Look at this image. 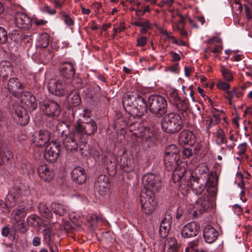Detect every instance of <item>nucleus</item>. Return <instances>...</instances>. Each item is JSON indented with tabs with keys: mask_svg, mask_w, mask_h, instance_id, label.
<instances>
[{
	"mask_svg": "<svg viewBox=\"0 0 252 252\" xmlns=\"http://www.w3.org/2000/svg\"><path fill=\"white\" fill-rule=\"evenodd\" d=\"M112 157V155L110 153H104L102 156V161L107 166L112 163L111 159L110 158Z\"/></svg>",
	"mask_w": 252,
	"mask_h": 252,
	"instance_id": "obj_53",
	"label": "nucleus"
},
{
	"mask_svg": "<svg viewBox=\"0 0 252 252\" xmlns=\"http://www.w3.org/2000/svg\"><path fill=\"white\" fill-rule=\"evenodd\" d=\"M13 157L12 151L10 149L0 148V165L4 164V160H8Z\"/></svg>",
	"mask_w": 252,
	"mask_h": 252,
	"instance_id": "obj_34",
	"label": "nucleus"
},
{
	"mask_svg": "<svg viewBox=\"0 0 252 252\" xmlns=\"http://www.w3.org/2000/svg\"><path fill=\"white\" fill-rule=\"evenodd\" d=\"M38 211L42 217L47 220V223L53 221L51 220L53 214L45 203L41 202L39 204Z\"/></svg>",
	"mask_w": 252,
	"mask_h": 252,
	"instance_id": "obj_29",
	"label": "nucleus"
},
{
	"mask_svg": "<svg viewBox=\"0 0 252 252\" xmlns=\"http://www.w3.org/2000/svg\"><path fill=\"white\" fill-rule=\"evenodd\" d=\"M71 175L73 181L78 184L84 183L86 180L85 170L81 167L74 168L72 171Z\"/></svg>",
	"mask_w": 252,
	"mask_h": 252,
	"instance_id": "obj_23",
	"label": "nucleus"
},
{
	"mask_svg": "<svg viewBox=\"0 0 252 252\" xmlns=\"http://www.w3.org/2000/svg\"><path fill=\"white\" fill-rule=\"evenodd\" d=\"M123 104L125 110L133 116L140 117L149 108L151 113L161 117L167 112V103L166 99L159 95H151L146 103L136 93L126 94L123 98Z\"/></svg>",
	"mask_w": 252,
	"mask_h": 252,
	"instance_id": "obj_1",
	"label": "nucleus"
},
{
	"mask_svg": "<svg viewBox=\"0 0 252 252\" xmlns=\"http://www.w3.org/2000/svg\"><path fill=\"white\" fill-rule=\"evenodd\" d=\"M218 236V232L211 225H207L203 229V237L208 243H212L216 241Z\"/></svg>",
	"mask_w": 252,
	"mask_h": 252,
	"instance_id": "obj_20",
	"label": "nucleus"
},
{
	"mask_svg": "<svg viewBox=\"0 0 252 252\" xmlns=\"http://www.w3.org/2000/svg\"><path fill=\"white\" fill-rule=\"evenodd\" d=\"M164 247L167 249V252H176L177 250L176 240L172 237L166 238L164 243Z\"/></svg>",
	"mask_w": 252,
	"mask_h": 252,
	"instance_id": "obj_36",
	"label": "nucleus"
},
{
	"mask_svg": "<svg viewBox=\"0 0 252 252\" xmlns=\"http://www.w3.org/2000/svg\"><path fill=\"white\" fill-rule=\"evenodd\" d=\"M241 95L240 92L234 88L231 91H227L225 92L223 96L228 101L229 104L232 105L233 98L235 96L239 97Z\"/></svg>",
	"mask_w": 252,
	"mask_h": 252,
	"instance_id": "obj_37",
	"label": "nucleus"
},
{
	"mask_svg": "<svg viewBox=\"0 0 252 252\" xmlns=\"http://www.w3.org/2000/svg\"><path fill=\"white\" fill-rule=\"evenodd\" d=\"M216 136L220 139V141L219 143V145L224 143V140L226 138V136L224 131L222 129L220 128L217 131L216 133Z\"/></svg>",
	"mask_w": 252,
	"mask_h": 252,
	"instance_id": "obj_52",
	"label": "nucleus"
},
{
	"mask_svg": "<svg viewBox=\"0 0 252 252\" xmlns=\"http://www.w3.org/2000/svg\"><path fill=\"white\" fill-rule=\"evenodd\" d=\"M247 149V144L246 143H243L241 144H240L238 146V152L237 154L239 156H242L244 155L246 151V150Z\"/></svg>",
	"mask_w": 252,
	"mask_h": 252,
	"instance_id": "obj_54",
	"label": "nucleus"
},
{
	"mask_svg": "<svg viewBox=\"0 0 252 252\" xmlns=\"http://www.w3.org/2000/svg\"><path fill=\"white\" fill-rule=\"evenodd\" d=\"M67 101L70 104L76 106L79 104L80 102V98L79 95L75 93L69 95L67 97Z\"/></svg>",
	"mask_w": 252,
	"mask_h": 252,
	"instance_id": "obj_45",
	"label": "nucleus"
},
{
	"mask_svg": "<svg viewBox=\"0 0 252 252\" xmlns=\"http://www.w3.org/2000/svg\"><path fill=\"white\" fill-rule=\"evenodd\" d=\"M47 22L43 19H36L34 21V23L37 26H42L45 25Z\"/></svg>",
	"mask_w": 252,
	"mask_h": 252,
	"instance_id": "obj_61",
	"label": "nucleus"
},
{
	"mask_svg": "<svg viewBox=\"0 0 252 252\" xmlns=\"http://www.w3.org/2000/svg\"><path fill=\"white\" fill-rule=\"evenodd\" d=\"M7 40V33L3 27H0V44H5Z\"/></svg>",
	"mask_w": 252,
	"mask_h": 252,
	"instance_id": "obj_51",
	"label": "nucleus"
},
{
	"mask_svg": "<svg viewBox=\"0 0 252 252\" xmlns=\"http://www.w3.org/2000/svg\"><path fill=\"white\" fill-rule=\"evenodd\" d=\"M211 111L213 115V120L214 121V123L215 124H219L220 122V115L223 113V111L219 110L213 107L211 108Z\"/></svg>",
	"mask_w": 252,
	"mask_h": 252,
	"instance_id": "obj_42",
	"label": "nucleus"
},
{
	"mask_svg": "<svg viewBox=\"0 0 252 252\" xmlns=\"http://www.w3.org/2000/svg\"><path fill=\"white\" fill-rule=\"evenodd\" d=\"M190 186L192 191L196 194H201L205 189V186L203 184L199 182V178L197 177L190 176Z\"/></svg>",
	"mask_w": 252,
	"mask_h": 252,
	"instance_id": "obj_24",
	"label": "nucleus"
},
{
	"mask_svg": "<svg viewBox=\"0 0 252 252\" xmlns=\"http://www.w3.org/2000/svg\"><path fill=\"white\" fill-rule=\"evenodd\" d=\"M12 72V67L10 62L2 61L0 63V74L3 77H7Z\"/></svg>",
	"mask_w": 252,
	"mask_h": 252,
	"instance_id": "obj_33",
	"label": "nucleus"
},
{
	"mask_svg": "<svg viewBox=\"0 0 252 252\" xmlns=\"http://www.w3.org/2000/svg\"><path fill=\"white\" fill-rule=\"evenodd\" d=\"M97 129L96 124L93 119L76 125L74 128V130L82 137L85 135H92L94 134Z\"/></svg>",
	"mask_w": 252,
	"mask_h": 252,
	"instance_id": "obj_11",
	"label": "nucleus"
},
{
	"mask_svg": "<svg viewBox=\"0 0 252 252\" xmlns=\"http://www.w3.org/2000/svg\"><path fill=\"white\" fill-rule=\"evenodd\" d=\"M50 138V132L46 130L41 129L34 134L32 141L36 146L43 147L49 142Z\"/></svg>",
	"mask_w": 252,
	"mask_h": 252,
	"instance_id": "obj_16",
	"label": "nucleus"
},
{
	"mask_svg": "<svg viewBox=\"0 0 252 252\" xmlns=\"http://www.w3.org/2000/svg\"><path fill=\"white\" fill-rule=\"evenodd\" d=\"M75 73V68L73 65L71 63H63L61 68V73L62 77H65L66 79L71 78L74 75Z\"/></svg>",
	"mask_w": 252,
	"mask_h": 252,
	"instance_id": "obj_27",
	"label": "nucleus"
},
{
	"mask_svg": "<svg viewBox=\"0 0 252 252\" xmlns=\"http://www.w3.org/2000/svg\"><path fill=\"white\" fill-rule=\"evenodd\" d=\"M110 184L107 177L103 174L99 175L94 182V189L99 195L103 196L108 191Z\"/></svg>",
	"mask_w": 252,
	"mask_h": 252,
	"instance_id": "obj_12",
	"label": "nucleus"
},
{
	"mask_svg": "<svg viewBox=\"0 0 252 252\" xmlns=\"http://www.w3.org/2000/svg\"><path fill=\"white\" fill-rule=\"evenodd\" d=\"M42 11L50 15H54L56 13V10L55 9L51 8L48 5H45L42 7Z\"/></svg>",
	"mask_w": 252,
	"mask_h": 252,
	"instance_id": "obj_56",
	"label": "nucleus"
},
{
	"mask_svg": "<svg viewBox=\"0 0 252 252\" xmlns=\"http://www.w3.org/2000/svg\"><path fill=\"white\" fill-rule=\"evenodd\" d=\"M198 241H193L189 243L185 249V252H198Z\"/></svg>",
	"mask_w": 252,
	"mask_h": 252,
	"instance_id": "obj_49",
	"label": "nucleus"
},
{
	"mask_svg": "<svg viewBox=\"0 0 252 252\" xmlns=\"http://www.w3.org/2000/svg\"><path fill=\"white\" fill-rule=\"evenodd\" d=\"M170 96L172 99L174 105L178 110H185L188 107V104L186 100H182L178 95L176 90L172 91Z\"/></svg>",
	"mask_w": 252,
	"mask_h": 252,
	"instance_id": "obj_22",
	"label": "nucleus"
},
{
	"mask_svg": "<svg viewBox=\"0 0 252 252\" xmlns=\"http://www.w3.org/2000/svg\"><path fill=\"white\" fill-rule=\"evenodd\" d=\"M162 130L169 134L178 132L183 127V121L180 114L170 113L165 115L161 121Z\"/></svg>",
	"mask_w": 252,
	"mask_h": 252,
	"instance_id": "obj_2",
	"label": "nucleus"
},
{
	"mask_svg": "<svg viewBox=\"0 0 252 252\" xmlns=\"http://www.w3.org/2000/svg\"><path fill=\"white\" fill-rule=\"evenodd\" d=\"M82 137L75 130L72 133H69L63 139V145L66 150L68 152H75L79 148L82 154L84 153L83 151L84 148H87L86 143L82 141H79Z\"/></svg>",
	"mask_w": 252,
	"mask_h": 252,
	"instance_id": "obj_7",
	"label": "nucleus"
},
{
	"mask_svg": "<svg viewBox=\"0 0 252 252\" xmlns=\"http://www.w3.org/2000/svg\"><path fill=\"white\" fill-rule=\"evenodd\" d=\"M147 41V38L146 36H141L137 39V45L138 46H144Z\"/></svg>",
	"mask_w": 252,
	"mask_h": 252,
	"instance_id": "obj_58",
	"label": "nucleus"
},
{
	"mask_svg": "<svg viewBox=\"0 0 252 252\" xmlns=\"http://www.w3.org/2000/svg\"><path fill=\"white\" fill-rule=\"evenodd\" d=\"M10 232V229L7 226H4L1 230V234L4 237L8 236Z\"/></svg>",
	"mask_w": 252,
	"mask_h": 252,
	"instance_id": "obj_64",
	"label": "nucleus"
},
{
	"mask_svg": "<svg viewBox=\"0 0 252 252\" xmlns=\"http://www.w3.org/2000/svg\"><path fill=\"white\" fill-rule=\"evenodd\" d=\"M221 70L223 76L226 80L230 81L232 80L233 75L232 72L229 69L224 67H222Z\"/></svg>",
	"mask_w": 252,
	"mask_h": 252,
	"instance_id": "obj_50",
	"label": "nucleus"
},
{
	"mask_svg": "<svg viewBox=\"0 0 252 252\" xmlns=\"http://www.w3.org/2000/svg\"><path fill=\"white\" fill-rule=\"evenodd\" d=\"M175 215V213L172 209L168 210L164 214L161 222L165 224H168L171 226L173 217Z\"/></svg>",
	"mask_w": 252,
	"mask_h": 252,
	"instance_id": "obj_39",
	"label": "nucleus"
},
{
	"mask_svg": "<svg viewBox=\"0 0 252 252\" xmlns=\"http://www.w3.org/2000/svg\"><path fill=\"white\" fill-rule=\"evenodd\" d=\"M183 155L186 158H189L192 156L193 153L192 150L190 148H185L182 152Z\"/></svg>",
	"mask_w": 252,
	"mask_h": 252,
	"instance_id": "obj_59",
	"label": "nucleus"
},
{
	"mask_svg": "<svg viewBox=\"0 0 252 252\" xmlns=\"http://www.w3.org/2000/svg\"><path fill=\"white\" fill-rule=\"evenodd\" d=\"M75 112L78 114L76 125L92 120L91 118V112L87 108H79Z\"/></svg>",
	"mask_w": 252,
	"mask_h": 252,
	"instance_id": "obj_28",
	"label": "nucleus"
},
{
	"mask_svg": "<svg viewBox=\"0 0 252 252\" xmlns=\"http://www.w3.org/2000/svg\"><path fill=\"white\" fill-rule=\"evenodd\" d=\"M190 177L187 180L185 177V174L182 177L181 179L178 181H176L175 183H178V189L181 191L182 194H185L190 188V183L189 180Z\"/></svg>",
	"mask_w": 252,
	"mask_h": 252,
	"instance_id": "obj_31",
	"label": "nucleus"
},
{
	"mask_svg": "<svg viewBox=\"0 0 252 252\" xmlns=\"http://www.w3.org/2000/svg\"><path fill=\"white\" fill-rule=\"evenodd\" d=\"M120 164L121 167L126 172H130L133 170L134 164L131 156L124 152L120 157Z\"/></svg>",
	"mask_w": 252,
	"mask_h": 252,
	"instance_id": "obj_17",
	"label": "nucleus"
},
{
	"mask_svg": "<svg viewBox=\"0 0 252 252\" xmlns=\"http://www.w3.org/2000/svg\"><path fill=\"white\" fill-rule=\"evenodd\" d=\"M170 225L168 224H165L164 223H160L159 228V234L162 238H165L167 235L168 233L171 229Z\"/></svg>",
	"mask_w": 252,
	"mask_h": 252,
	"instance_id": "obj_46",
	"label": "nucleus"
},
{
	"mask_svg": "<svg viewBox=\"0 0 252 252\" xmlns=\"http://www.w3.org/2000/svg\"><path fill=\"white\" fill-rule=\"evenodd\" d=\"M199 230V225L196 222L191 221L183 227L181 234L183 237L190 238L196 236Z\"/></svg>",
	"mask_w": 252,
	"mask_h": 252,
	"instance_id": "obj_15",
	"label": "nucleus"
},
{
	"mask_svg": "<svg viewBox=\"0 0 252 252\" xmlns=\"http://www.w3.org/2000/svg\"><path fill=\"white\" fill-rule=\"evenodd\" d=\"M25 84L18 78L10 77L7 82L6 89L7 92L17 98L22 97L25 89Z\"/></svg>",
	"mask_w": 252,
	"mask_h": 252,
	"instance_id": "obj_8",
	"label": "nucleus"
},
{
	"mask_svg": "<svg viewBox=\"0 0 252 252\" xmlns=\"http://www.w3.org/2000/svg\"><path fill=\"white\" fill-rule=\"evenodd\" d=\"M179 150L175 145H169L165 149L164 156H168L172 157L180 158Z\"/></svg>",
	"mask_w": 252,
	"mask_h": 252,
	"instance_id": "obj_38",
	"label": "nucleus"
},
{
	"mask_svg": "<svg viewBox=\"0 0 252 252\" xmlns=\"http://www.w3.org/2000/svg\"><path fill=\"white\" fill-rule=\"evenodd\" d=\"M198 202L202 206L204 211L210 209L212 206V203L209 199V197L206 195L203 198L200 197L198 199Z\"/></svg>",
	"mask_w": 252,
	"mask_h": 252,
	"instance_id": "obj_41",
	"label": "nucleus"
},
{
	"mask_svg": "<svg viewBox=\"0 0 252 252\" xmlns=\"http://www.w3.org/2000/svg\"><path fill=\"white\" fill-rule=\"evenodd\" d=\"M21 190L19 189H12L10 190L6 197V205L9 207L15 206L17 198L20 196Z\"/></svg>",
	"mask_w": 252,
	"mask_h": 252,
	"instance_id": "obj_26",
	"label": "nucleus"
},
{
	"mask_svg": "<svg viewBox=\"0 0 252 252\" xmlns=\"http://www.w3.org/2000/svg\"><path fill=\"white\" fill-rule=\"evenodd\" d=\"M207 42L208 43L210 44L211 46L222 44L221 39L218 37H214L209 39Z\"/></svg>",
	"mask_w": 252,
	"mask_h": 252,
	"instance_id": "obj_55",
	"label": "nucleus"
},
{
	"mask_svg": "<svg viewBox=\"0 0 252 252\" xmlns=\"http://www.w3.org/2000/svg\"><path fill=\"white\" fill-rule=\"evenodd\" d=\"M57 221H52L48 223H45L43 226L45 227L44 238L46 244H50L53 243L51 239V229H52Z\"/></svg>",
	"mask_w": 252,
	"mask_h": 252,
	"instance_id": "obj_32",
	"label": "nucleus"
},
{
	"mask_svg": "<svg viewBox=\"0 0 252 252\" xmlns=\"http://www.w3.org/2000/svg\"><path fill=\"white\" fill-rule=\"evenodd\" d=\"M38 174L41 179L45 182H50L54 177L53 170L46 164H42L38 167Z\"/></svg>",
	"mask_w": 252,
	"mask_h": 252,
	"instance_id": "obj_18",
	"label": "nucleus"
},
{
	"mask_svg": "<svg viewBox=\"0 0 252 252\" xmlns=\"http://www.w3.org/2000/svg\"><path fill=\"white\" fill-rule=\"evenodd\" d=\"M144 188L142 190H149L155 193L161 186V177L157 174L148 173L142 177Z\"/></svg>",
	"mask_w": 252,
	"mask_h": 252,
	"instance_id": "obj_10",
	"label": "nucleus"
},
{
	"mask_svg": "<svg viewBox=\"0 0 252 252\" xmlns=\"http://www.w3.org/2000/svg\"><path fill=\"white\" fill-rule=\"evenodd\" d=\"M217 87L222 90H227L229 88L230 85L228 83L224 82H220L217 85Z\"/></svg>",
	"mask_w": 252,
	"mask_h": 252,
	"instance_id": "obj_57",
	"label": "nucleus"
},
{
	"mask_svg": "<svg viewBox=\"0 0 252 252\" xmlns=\"http://www.w3.org/2000/svg\"><path fill=\"white\" fill-rule=\"evenodd\" d=\"M39 107L44 114L50 117H57L61 113L60 105L55 101L51 100L38 99Z\"/></svg>",
	"mask_w": 252,
	"mask_h": 252,
	"instance_id": "obj_9",
	"label": "nucleus"
},
{
	"mask_svg": "<svg viewBox=\"0 0 252 252\" xmlns=\"http://www.w3.org/2000/svg\"><path fill=\"white\" fill-rule=\"evenodd\" d=\"M52 209L55 214L60 216H63L67 211V206L60 203H53Z\"/></svg>",
	"mask_w": 252,
	"mask_h": 252,
	"instance_id": "obj_35",
	"label": "nucleus"
},
{
	"mask_svg": "<svg viewBox=\"0 0 252 252\" xmlns=\"http://www.w3.org/2000/svg\"><path fill=\"white\" fill-rule=\"evenodd\" d=\"M14 214V219L15 220L25 217L27 214V210L25 208L20 206L13 212Z\"/></svg>",
	"mask_w": 252,
	"mask_h": 252,
	"instance_id": "obj_43",
	"label": "nucleus"
},
{
	"mask_svg": "<svg viewBox=\"0 0 252 252\" xmlns=\"http://www.w3.org/2000/svg\"><path fill=\"white\" fill-rule=\"evenodd\" d=\"M195 136L192 131L185 130L182 131L179 136V141L182 144L192 145L194 143Z\"/></svg>",
	"mask_w": 252,
	"mask_h": 252,
	"instance_id": "obj_25",
	"label": "nucleus"
},
{
	"mask_svg": "<svg viewBox=\"0 0 252 252\" xmlns=\"http://www.w3.org/2000/svg\"><path fill=\"white\" fill-rule=\"evenodd\" d=\"M60 146L55 143H50L45 149L44 153L45 159L51 162L55 161L60 155Z\"/></svg>",
	"mask_w": 252,
	"mask_h": 252,
	"instance_id": "obj_14",
	"label": "nucleus"
},
{
	"mask_svg": "<svg viewBox=\"0 0 252 252\" xmlns=\"http://www.w3.org/2000/svg\"><path fill=\"white\" fill-rule=\"evenodd\" d=\"M139 202L142 212L146 215L152 214L155 211L157 202L155 193L149 190H142L139 195Z\"/></svg>",
	"mask_w": 252,
	"mask_h": 252,
	"instance_id": "obj_5",
	"label": "nucleus"
},
{
	"mask_svg": "<svg viewBox=\"0 0 252 252\" xmlns=\"http://www.w3.org/2000/svg\"><path fill=\"white\" fill-rule=\"evenodd\" d=\"M14 227L22 233H25L27 228L24 220H17L14 224Z\"/></svg>",
	"mask_w": 252,
	"mask_h": 252,
	"instance_id": "obj_48",
	"label": "nucleus"
},
{
	"mask_svg": "<svg viewBox=\"0 0 252 252\" xmlns=\"http://www.w3.org/2000/svg\"><path fill=\"white\" fill-rule=\"evenodd\" d=\"M180 158L164 156L165 167L169 171H173L172 179L174 182L178 181L185 173L186 170L184 166L179 163Z\"/></svg>",
	"mask_w": 252,
	"mask_h": 252,
	"instance_id": "obj_3",
	"label": "nucleus"
},
{
	"mask_svg": "<svg viewBox=\"0 0 252 252\" xmlns=\"http://www.w3.org/2000/svg\"><path fill=\"white\" fill-rule=\"evenodd\" d=\"M28 223L33 227H37L40 225V219L35 215H32L27 218Z\"/></svg>",
	"mask_w": 252,
	"mask_h": 252,
	"instance_id": "obj_40",
	"label": "nucleus"
},
{
	"mask_svg": "<svg viewBox=\"0 0 252 252\" xmlns=\"http://www.w3.org/2000/svg\"><path fill=\"white\" fill-rule=\"evenodd\" d=\"M215 47L213 49H211V52L217 54L221 52L222 50V45L220 44V45H214Z\"/></svg>",
	"mask_w": 252,
	"mask_h": 252,
	"instance_id": "obj_60",
	"label": "nucleus"
},
{
	"mask_svg": "<svg viewBox=\"0 0 252 252\" xmlns=\"http://www.w3.org/2000/svg\"><path fill=\"white\" fill-rule=\"evenodd\" d=\"M14 119L19 125L25 126L29 122L30 117L25 108L18 106L15 110Z\"/></svg>",
	"mask_w": 252,
	"mask_h": 252,
	"instance_id": "obj_19",
	"label": "nucleus"
},
{
	"mask_svg": "<svg viewBox=\"0 0 252 252\" xmlns=\"http://www.w3.org/2000/svg\"><path fill=\"white\" fill-rule=\"evenodd\" d=\"M49 43V36L47 34H43L38 41V45L40 48H44L47 47Z\"/></svg>",
	"mask_w": 252,
	"mask_h": 252,
	"instance_id": "obj_47",
	"label": "nucleus"
},
{
	"mask_svg": "<svg viewBox=\"0 0 252 252\" xmlns=\"http://www.w3.org/2000/svg\"><path fill=\"white\" fill-rule=\"evenodd\" d=\"M41 238L39 237H34L32 239V245L34 246L37 247L40 245Z\"/></svg>",
	"mask_w": 252,
	"mask_h": 252,
	"instance_id": "obj_63",
	"label": "nucleus"
},
{
	"mask_svg": "<svg viewBox=\"0 0 252 252\" xmlns=\"http://www.w3.org/2000/svg\"><path fill=\"white\" fill-rule=\"evenodd\" d=\"M47 88L50 93L60 96L66 94L70 91L69 83L63 77L50 79Z\"/></svg>",
	"mask_w": 252,
	"mask_h": 252,
	"instance_id": "obj_4",
	"label": "nucleus"
},
{
	"mask_svg": "<svg viewBox=\"0 0 252 252\" xmlns=\"http://www.w3.org/2000/svg\"><path fill=\"white\" fill-rule=\"evenodd\" d=\"M49 247L50 252H58L57 247L55 243L53 242L50 244H47Z\"/></svg>",
	"mask_w": 252,
	"mask_h": 252,
	"instance_id": "obj_62",
	"label": "nucleus"
},
{
	"mask_svg": "<svg viewBox=\"0 0 252 252\" xmlns=\"http://www.w3.org/2000/svg\"><path fill=\"white\" fill-rule=\"evenodd\" d=\"M15 24L17 27L23 30H28L32 27V19L26 14L17 12L14 16Z\"/></svg>",
	"mask_w": 252,
	"mask_h": 252,
	"instance_id": "obj_13",
	"label": "nucleus"
},
{
	"mask_svg": "<svg viewBox=\"0 0 252 252\" xmlns=\"http://www.w3.org/2000/svg\"><path fill=\"white\" fill-rule=\"evenodd\" d=\"M180 17V19L175 23L173 20L172 23L173 24V27L174 30L175 29L180 32V34L184 37H187L188 34L187 32L185 30V22L184 17L182 15L180 14H177Z\"/></svg>",
	"mask_w": 252,
	"mask_h": 252,
	"instance_id": "obj_30",
	"label": "nucleus"
},
{
	"mask_svg": "<svg viewBox=\"0 0 252 252\" xmlns=\"http://www.w3.org/2000/svg\"><path fill=\"white\" fill-rule=\"evenodd\" d=\"M22 101L30 110H34L37 108L36 100L34 96L30 93L25 92L22 97Z\"/></svg>",
	"mask_w": 252,
	"mask_h": 252,
	"instance_id": "obj_21",
	"label": "nucleus"
},
{
	"mask_svg": "<svg viewBox=\"0 0 252 252\" xmlns=\"http://www.w3.org/2000/svg\"><path fill=\"white\" fill-rule=\"evenodd\" d=\"M129 130L134 131L133 134L138 137H141L143 141L149 145L154 143L157 139V134L152 128H146L140 126L138 123H136L129 126Z\"/></svg>",
	"mask_w": 252,
	"mask_h": 252,
	"instance_id": "obj_6",
	"label": "nucleus"
},
{
	"mask_svg": "<svg viewBox=\"0 0 252 252\" xmlns=\"http://www.w3.org/2000/svg\"><path fill=\"white\" fill-rule=\"evenodd\" d=\"M62 20H63L64 23L68 26H73L74 24V21L71 17L65 12L61 11L59 13Z\"/></svg>",
	"mask_w": 252,
	"mask_h": 252,
	"instance_id": "obj_44",
	"label": "nucleus"
}]
</instances>
